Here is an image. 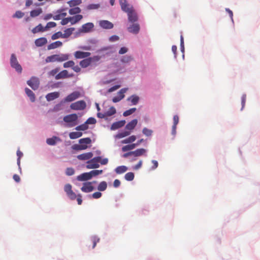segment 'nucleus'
Wrapping results in <instances>:
<instances>
[{"label": "nucleus", "mask_w": 260, "mask_h": 260, "mask_svg": "<svg viewBox=\"0 0 260 260\" xmlns=\"http://www.w3.org/2000/svg\"><path fill=\"white\" fill-rule=\"evenodd\" d=\"M81 11V9L79 7H74L70 9L69 11V13L70 15H78Z\"/></svg>", "instance_id": "38"}, {"label": "nucleus", "mask_w": 260, "mask_h": 260, "mask_svg": "<svg viewBox=\"0 0 260 260\" xmlns=\"http://www.w3.org/2000/svg\"><path fill=\"white\" fill-rule=\"evenodd\" d=\"M99 25L102 28L106 29H112L114 26V25L112 22L108 20H105L100 21Z\"/></svg>", "instance_id": "11"}, {"label": "nucleus", "mask_w": 260, "mask_h": 260, "mask_svg": "<svg viewBox=\"0 0 260 260\" xmlns=\"http://www.w3.org/2000/svg\"><path fill=\"white\" fill-rule=\"evenodd\" d=\"M25 91L27 95L29 98L31 102H34L36 100V96L34 93L28 88H25Z\"/></svg>", "instance_id": "28"}, {"label": "nucleus", "mask_w": 260, "mask_h": 260, "mask_svg": "<svg viewBox=\"0 0 260 260\" xmlns=\"http://www.w3.org/2000/svg\"><path fill=\"white\" fill-rule=\"evenodd\" d=\"M62 45V43L61 42L59 41H56L55 42L52 43L50 44H49L48 47L47 49L48 50H51L54 49L56 48L59 47Z\"/></svg>", "instance_id": "26"}, {"label": "nucleus", "mask_w": 260, "mask_h": 260, "mask_svg": "<svg viewBox=\"0 0 260 260\" xmlns=\"http://www.w3.org/2000/svg\"><path fill=\"white\" fill-rule=\"evenodd\" d=\"M127 101H131L132 105H136L139 101V98L137 95H133L127 99Z\"/></svg>", "instance_id": "36"}, {"label": "nucleus", "mask_w": 260, "mask_h": 260, "mask_svg": "<svg viewBox=\"0 0 260 260\" xmlns=\"http://www.w3.org/2000/svg\"><path fill=\"white\" fill-rule=\"evenodd\" d=\"M102 173H103V170H92V171L89 172V174L91 175V178H92V177L93 176H96L97 175L101 174H102Z\"/></svg>", "instance_id": "50"}, {"label": "nucleus", "mask_w": 260, "mask_h": 260, "mask_svg": "<svg viewBox=\"0 0 260 260\" xmlns=\"http://www.w3.org/2000/svg\"><path fill=\"white\" fill-rule=\"evenodd\" d=\"M23 15H24V14L23 13H22L21 12L17 11L15 13V14L14 15L13 17L20 18L22 17L23 16Z\"/></svg>", "instance_id": "62"}, {"label": "nucleus", "mask_w": 260, "mask_h": 260, "mask_svg": "<svg viewBox=\"0 0 260 260\" xmlns=\"http://www.w3.org/2000/svg\"><path fill=\"white\" fill-rule=\"evenodd\" d=\"M100 241V239L96 237H93L91 238V241L92 242L93 245H92V248H94L98 242H99Z\"/></svg>", "instance_id": "58"}, {"label": "nucleus", "mask_w": 260, "mask_h": 260, "mask_svg": "<svg viewBox=\"0 0 260 260\" xmlns=\"http://www.w3.org/2000/svg\"><path fill=\"white\" fill-rule=\"evenodd\" d=\"M88 147L86 145H78L76 144L73 146L72 148L74 150H82L87 149Z\"/></svg>", "instance_id": "44"}, {"label": "nucleus", "mask_w": 260, "mask_h": 260, "mask_svg": "<svg viewBox=\"0 0 260 260\" xmlns=\"http://www.w3.org/2000/svg\"><path fill=\"white\" fill-rule=\"evenodd\" d=\"M75 65V62L73 60H70L68 61H67L63 63V67L64 68H73V66Z\"/></svg>", "instance_id": "53"}, {"label": "nucleus", "mask_w": 260, "mask_h": 260, "mask_svg": "<svg viewBox=\"0 0 260 260\" xmlns=\"http://www.w3.org/2000/svg\"><path fill=\"white\" fill-rule=\"evenodd\" d=\"M143 134L146 136H150L153 133V131L151 129H148L146 127H144L142 130Z\"/></svg>", "instance_id": "52"}, {"label": "nucleus", "mask_w": 260, "mask_h": 260, "mask_svg": "<svg viewBox=\"0 0 260 260\" xmlns=\"http://www.w3.org/2000/svg\"><path fill=\"white\" fill-rule=\"evenodd\" d=\"M126 88H122L118 92V95L113 98L112 101L114 103H117L121 101L124 97V93L126 91Z\"/></svg>", "instance_id": "12"}, {"label": "nucleus", "mask_w": 260, "mask_h": 260, "mask_svg": "<svg viewBox=\"0 0 260 260\" xmlns=\"http://www.w3.org/2000/svg\"><path fill=\"white\" fill-rule=\"evenodd\" d=\"M64 10L65 9H64L57 10L56 12V14L53 16V19L55 20H58L62 19L63 18L66 16L67 14V13L64 12Z\"/></svg>", "instance_id": "13"}, {"label": "nucleus", "mask_w": 260, "mask_h": 260, "mask_svg": "<svg viewBox=\"0 0 260 260\" xmlns=\"http://www.w3.org/2000/svg\"><path fill=\"white\" fill-rule=\"evenodd\" d=\"M136 146H137V144H135V143L129 144V145H127L124 146L122 147V151L123 152H126V151H129L131 150H133L134 148H135Z\"/></svg>", "instance_id": "33"}, {"label": "nucleus", "mask_w": 260, "mask_h": 260, "mask_svg": "<svg viewBox=\"0 0 260 260\" xmlns=\"http://www.w3.org/2000/svg\"><path fill=\"white\" fill-rule=\"evenodd\" d=\"M56 24L54 22H49L47 23V25L45 27L46 30L47 28H52L56 26Z\"/></svg>", "instance_id": "60"}, {"label": "nucleus", "mask_w": 260, "mask_h": 260, "mask_svg": "<svg viewBox=\"0 0 260 260\" xmlns=\"http://www.w3.org/2000/svg\"><path fill=\"white\" fill-rule=\"evenodd\" d=\"M88 128V126L87 124H86V122L84 123L77 126L75 129L77 131H85Z\"/></svg>", "instance_id": "48"}, {"label": "nucleus", "mask_w": 260, "mask_h": 260, "mask_svg": "<svg viewBox=\"0 0 260 260\" xmlns=\"http://www.w3.org/2000/svg\"><path fill=\"white\" fill-rule=\"evenodd\" d=\"M10 64L12 68L15 69L18 73H21L22 68L19 63L17 59L14 54H12L10 58Z\"/></svg>", "instance_id": "4"}, {"label": "nucleus", "mask_w": 260, "mask_h": 260, "mask_svg": "<svg viewBox=\"0 0 260 260\" xmlns=\"http://www.w3.org/2000/svg\"><path fill=\"white\" fill-rule=\"evenodd\" d=\"M107 184L106 182L102 181L99 184V185L98 187V189L99 191H103L107 189Z\"/></svg>", "instance_id": "43"}, {"label": "nucleus", "mask_w": 260, "mask_h": 260, "mask_svg": "<svg viewBox=\"0 0 260 260\" xmlns=\"http://www.w3.org/2000/svg\"><path fill=\"white\" fill-rule=\"evenodd\" d=\"M136 111V108H131L129 110H127L124 111L123 113V115L125 117L129 116V115L132 114L133 113H134Z\"/></svg>", "instance_id": "49"}, {"label": "nucleus", "mask_w": 260, "mask_h": 260, "mask_svg": "<svg viewBox=\"0 0 260 260\" xmlns=\"http://www.w3.org/2000/svg\"><path fill=\"white\" fill-rule=\"evenodd\" d=\"M91 175L89 172L84 173L77 177V180L84 181L91 179Z\"/></svg>", "instance_id": "20"}, {"label": "nucleus", "mask_w": 260, "mask_h": 260, "mask_svg": "<svg viewBox=\"0 0 260 260\" xmlns=\"http://www.w3.org/2000/svg\"><path fill=\"white\" fill-rule=\"evenodd\" d=\"M127 170V168L124 166H121L117 167L115 172L118 174H120L125 172Z\"/></svg>", "instance_id": "37"}, {"label": "nucleus", "mask_w": 260, "mask_h": 260, "mask_svg": "<svg viewBox=\"0 0 260 260\" xmlns=\"http://www.w3.org/2000/svg\"><path fill=\"white\" fill-rule=\"evenodd\" d=\"M17 155L18 156L17 164L20 167V158L23 156V153L19 150L17 151Z\"/></svg>", "instance_id": "59"}, {"label": "nucleus", "mask_w": 260, "mask_h": 260, "mask_svg": "<svg viewBox=\"0 0 260 260\" xmlns=\"http://www.w3.org/2000/svg\"><path fill=\"white\" fill-rule=\"evenodd\" d=\"M101 196H102V193L100 192H99V191L94 192L92 194V197L94 199H99V198H101Z\"/></svg>", "instance_id": "63"}, {"label": "nucleus", "mask_w": 260, "mask_h": 260, "mask_svg": "<svg viewBox=\"0 0 260 260\" xmlns=\"http://www.w3.org/2000/svg\"><path fill=\"white\" fill-rule=\"evenodd\" d=\"M125 12L127 13L128 16V20L129 22L134 23L137 21L138 17L137 13L134 10L133 7H131Z\"/></svg>", "instance_id": "6"}, {"label": "nucleus", "mask_w": 260, "mask_h": 260, "mask_svg": "<svg viewBox=\"0 0 260 260\" xmlns=\"http://www.w3.org/2000/svg\"><path fill=\"white\" fill-rule=\"evenodd\" d=\"M78 116L76 114H71L65 116L63 117V121L68 123L70 126H74L77 124Z\"/></svg>", "instance_id": "3"}, {"label": "nucleus", "mask_w": 260, "mask_h": 260, "mask_svg": "<svg viewBox=\"0 0 260 260\" xmlns=\"http://www.w3.org/2000/svg\"><path fill=\"white\" fill-rule=\"evenodd\" d=\"M83 18V16L82 15H76L73 17H69V22L71 23V24H75L80 21Z\"/></svg>", "instance_id": "21"}, {"label": "nucleus", "mask_w": 260, "mask_h": 260, "mask_svg": "<svg viewBox=\"0 0 260 260\" xmlns=\"http://www.w3.org/2000/svg\"><path fill=\"white\" fill-rule=\"evenodd\" d=\"M100 5L99 4H89L88 6H87L86 9L88 10H95V9H99L100 8Z\"/></svg>", "instance_id": "47"}, {"label": "nucleus", "mask_w": 260, "mask_h": 260, "mask_svg": "<svg viewBox=\"0 0 260 260\" xmlns=\"http://www.w3.org/2000/svg\"><path fill=\"white\" fill-rule=\"evenodd\" d=\"M119 4L121 6V9L124 12L129 9L131 7L127 3L126 0H119Z\"/></svg>", "instance_id": "29"}, {"label": "nucleus", "mask_w": 260, "mask_h": 260, "mask_svg": "<svg viewBox=\"0 0 260 260\" xmlns=\"http://www.w3.org/2000/svg\"><path fill=\"white\" fill-rule=\"evenodd\" d=\"M72 76H73L72 74L68 75V71L64 70H63V71H61L60 72H59L57 75H56L55 78V79L58 80V79H63V78H68V77H72Z\"/></svg>", "instance_id": "19"}, {"label": "nucleus", "mask_w": 260, "mask_h": 260, "mask_svg": "<svg viewBox=\"0 0 260 260\" xmlns=\"http://www.w3.org/2000/svg\"><path fill=\"white\" fill-rule=\"evenodd\" d=\"M69 22V17L67 18H64L61 19V21L60 22V24L62 25H64L67 24Z\"/></svg>", "instance_id": "64"}, {"label": "nucleus", "mask_w": 260, "mask_h": 260, "mask_svg": "<svg viewBox=\"0 0 260 260\" xmlns=\"http://www.w3.org/2000/svg\"><path fill=\"white\" fill-rule=\"evenodd\" d=\"M86 107V104L83 100L79 101L71 104L70 108L74 110H83Z\"/></svg>", "instance_id": "5"}, {"label": "nucleus", "mask_w": 260, "mask_h": 260, "mask_svg": "<svg viewBox=\"0 0 260 260\" xmlns=\"http://www.w3.org/2000/svg\"><path fill=\"white\" fill-rule=\"evenodd\" d=\"M70 7H74L82 3V0H71L68 2Z\"/></svg>", "instance_id": "40"}, {"label": "nucleus", "mask_w": 260, "mask_h": 260, "mask_svg": "<svg viewBox=\"0 0 260 260\" xmlns=\"http://www.w3.org/2000/svg\"><path fill=\"white\" fill-rule=\"evenodd\" d=\"M94 27V24L92 22H88L82 26L80 29L81 32L86 33L90 32Z\"/></svg>", "instance_id": "16"}, {"label": "nucleus", "mask_w": 260, "mask_h": 260, "mask_svg": "<svg viewBox=\"0 0 260 260\" xmlns=\"http://www.w3.org/2000/svg\"><path fill=\"white\" fill-rule=\"evenodd\" d=\"M59 38H63L62 33L61 31H58L54 34L51 37L52 40H56Z\"/></svg>", "instance_id": "54"}, {"label": "nucleus", "mask_w": 260, "mask_h": 260, "mask_svg": "<svg viewBox=\"0 0 260 260\" xmlns=\"http://www.w3.org/2000/svg\"><path fill=\"white\" fill-rule=\"evenodd\" d=\"M146 152V150L144 148L138 149L135 151H132L133 155L135 157H138L145 155Z\"/></svg>", "instance_id": "23"}, {"label": "nucleus", "mask_w": 260, "mask_h": 260, "mask_svg": "<svg viewBox=\"0 0 260 260\" xmlns=\"http://www.w3.org/2000/svg\"><path fill=\"white\" fill-rule=\"evenodd\" d=\"M63 103H64L63 102V100L59 104L56 105L53 109V111H55V112H57V111H58L62 109V105L63 104Z\"/></svg>", "instance_id": "55"}, {"label": "nucleus", "mask_w": 260, "mask_h": 260, "mask_svg": "<svg viewBox=\"0 0 260 260\" xmlns=\"http://www.w3.org/2000/svg\"><path fill=\"white\" fill-rule=\"evenodd\" d=\"M47 42V40L45 38L42 37L39 38L35 41V44L38 47H41Z\"/></svg>", "instance_id": "27"}, {"label": "nucleus", "mask_w": 260, "mask_h": 260, "mask_svg": "<svg viewBox=\"0 0 260 260\" xmlns=\"http://www.w3.org/2000/svg\"><path fill=\"white\" fill-rule=\"evenodd\" d=\"M108 162V159L105 158L102 159L101 156H96L91 158L87 161L86 167L88 169H96L99 168L100 163L102 165H107Z\"/></svg>", "instance_id": "1"}, {"label": "nucleus", "mask_w": 260, "mask_h": 260, "mask_svg": "<svg viewBox=\"0 0 260 260\" xmlns=\"http://www.w3.org/2000/svg\"><path fill=\"white\" fill-rule=\"evenodd\" d=\"M140 25L137 23H134L127 27V30L128 32L134 34H138L140 31Z\"/></svg>", "instance_id": "17"}, {"label": "nucleus", "mask_w": 260, "mask_h": 260, "mask_svg": "<svg viewBox=\"0 0 260 260\" xmlns=\"http://www.w3.org/2000/svg\"><path fill=\"white\" fill-rule=\"evenodd\" d=\"M75 28L74 27H71L66 29L64 31V33L62 34L63 38H69L72 34Z\"/></svg>", "instance_id": "31"}, {"label": "nucleus", "mask_w": 260, "mask_h": 260, "mask_svg": "<svg viewBox=\"0 0 260 260\" xmlns=\"http://www.w3.org/2000/svg\"><path fill=\"white\" fill-rule=\"evenodd\" d=\"M125 124V121L124 120H120L119 121L114 122L111 125L110 129L112 131H114L116 129H117L123 126Z\"/></svg>", "instance_id": "18"}, {"label": "nucleus", "mask_w": 260, "mask_h": 260, "mask_svg": "<svg viewBox=\"0 0 260 260\" xmlns=\"http://www.w3.org/2000/svg\"><path fill=\"white\" fill-rule=\"evenodd\" d=\"M124 178L127 181H132L134 178V174L132 172L127 173L125 175Z\"/></svg>", "instance_id": "51"}, {"label": "nucleus", "mask_w": 260, "mask_h": 260, "mask_svg": "<svg viewBox=\"0 0 260 260\" xmlns=\"http://www.w3.org/2000/svg\"><path fill=\"white\" fill-rule=\"evenodd\" d=\"M131 134V132L128 131H125L120 133H118L116 135V138L118 139H121L126 136H129Z\"/></svg>", "instance_id": "35"}, {"label": "nucleus", "mask_w": 260, "mask_h": 260, "mask_svg": "<svg viewBox=\"0 0 260 260\" xmlns=\"http://www.w3.org/2000/svg\"><path fill=\"white\" fill-rule=\"evenodd\" d=\"M116 112V109L114 107H111L108 111L105 112L106 117L111 116L115 114Z\"/></svg>", "instance_id": "45"}, {"label": "nucleus", "mask_w": 260, "mask_h": 260, "mask_svg": "<svg viewBox=\"0 0 260 260\" xmlns=\"http://www.w3.org/2000/svg\"><path fill=\"white\" fill-rule=\"evenodd\" d=\"M59 94L57 92H53L47 94L46 98L48 101H51L59 97Z\"/></svg>", "instance_id": "25"}, {"label": "nucleus", "mask_w": 260, "mask_h": 260, "mask_svg": "<svg viewBox=\"0 0 260 260\" xmlns=\"http://www.w3.org/2000/svg\"><path fill=\"white\" fill-rule=\"evenodd\" d=\"M91 53L88 52L77 51L74 53V56L77 59L85 58L88 57Z\"/></svg>", "instance_id": "15"}, {"label": "nucleus", "mask_w": 260, "mask_h": 260, "mask_svg": "<svg viewBox=\"0 0 260 260\" xmlns=\"http://www.w3.org/2000/svg\"><path fill=\"white\" fill-rule=\"evenodd\" d=\"M42 12V10L41 8L34 10L30 12V16L35 17L39 16Z\"/></svg>", "instance_id": "46"}, {"label": "nucleus", "mask_w": 260, "mask_h": 260, "mask_svg": "<svg viewBox=\"0 0 260 260\" xmlns=\"http://www.w3.org/2000/svg\"><path fill=\"white\" fill-rule=\"evenodd\" d=\"M246 95L245 94H243L241 97V104H242L241 110H242L245 106V103H246Z\"/></svg>", "instance_id": "61"}, {"label": "nucleus", "mask_w": 260, "mask_h": 260, "mask_svg": "<svg viewBox=\"0 0 260 260\" xmlns=\"http://www.w3.org/2000/svg\"><path fill=\"white\" fill-rule=\"evenodd\" d=\"M93 155V154L91 152H89L78 155L77 158L80 160L88 161L92 157Z\"/></svg>", "instance_id": "14"}, {"label": "nucleus", "mask_w": 260, "mask_h": 260, "mask_svg": "<svg viewBox=\"0 0 260 260\" xmlns=\"http://www.w3.org/2000/svg\"><path fill=\"white\" fill-rule=\"evenodd\" d=\"M91 63V59L89 58V57H87V58L80 61L79 64L82 68H85L88 67Z\"/></svg>", "instance_id": "30"}, {"label": "nucleus", "mask_w": 260, "mask_h": 260, "mask_svg": "<svg viewBox=\"0 0 260 260\" xmlns=\"http://www.w3.org/2000/svg\"><path fill=\"white\" fill-rule=\"evenodd\" d=\"M133 58L131 56L125 55L123 56L120 60L122 63H129L133 60Z\"/></svg>", "instance_id": "42"}, {"label": "nucleus", "mask_w": 260, "mask_h": 260, "mask_svg": "<svg viewBox=\"0 0 260 260\" xmlns=\"http://www.w3.org/2000/svg\"><path fill=\"white\" fill-rule=\"evenodd\" d=\"M61 140L59 138L53 136L52 138H48L46 140V143L49 145H54L56 144L57 142L60 141Z\"/></svg>", "instance_id": "24"}, {"label": "nucleus", "mask_w": 260, "mask_h": 260, "mask_svg": "<svg viewBox=\"0 0 260 260\" xmlns=\"http://www.w3.org/2000/svg\"><path fill=\"white\" fill-rule=\"evenodd\" d=\"M45 30V27L44 28L43 26L40 24L32 29V32L34 34H36L40 31H44Z\"/></svg>", "instance_id": "39"}, {"label": "nucleus", "mask_w": 260, "mask_h": 260, "mask_svg": "<svg viewBox=\"0 0 260 260\" xmlns=\"http://www.w3.org/2000/svg\"><path fill=\"white\" fill-rule=\"evenodd\" d=\"M69 58V55L68 54H54L49 56L45 59L46 63L51 62H62L67 60Z\"/></svg>", "instance_id": "2"}, {"label": "nucleus", "mask_w": 260, "mask_h": 260, "mask_svg": "<svg viewBox=\"0 0 260 260\" xmlns=\"http://www.w3.org/2000/svg\"><path fill=\"white\" fill-rule=\"evenodd\" d=\"M27 84L34 90H36L39 88L40 81L38 77H32L29 80L27 81Z\"/></svg>", "instance_id": "7"}, {"label": "nucleus", "mask_w": 260, "mask_h": 260, "mask_svg": "<svg viewBox=\"0 0 260 260\" xmlns=\"http://www.w3.org/2000/svg\"><path fill=\"white\" fill-rule=\"evenodd\" d=\"M96 119L93 117H90L87 119L86 121V124H93L96 123Z\"/></svg>", "instance_id": "57"}, {"label": "nucleus", "mask_w": 260, "mask_h": 260, "mask_svg": "<svg viewBox=\"0 0 260 260\" xmlns=\"http://www.w3.org/2000/svg\"><path fill=\"white\" fill-rule=\"evenodd\" d=\"M72 185L70 184H67L64 186V190L66 192L68 197L72 200H74L76 198V194L72 190Z\"/></svg>", "instance_id": "9"}, {"label": "nucleus", "mask_w": 260, "mask_h": 260, "mask_svg": "<svg viewBox=\"0 0 260 260\" xmlns=\"http://www.w3.org/2000/svg\"><path fill=\"white\" fill-rule=\"evenodd\" d=\"M136 140V137L135 135H132L128 138L122 140L121 143L122 144H129L134 142Z\"/></svg>", "instance_id": "34"}, {"label": "nucleus", "mask_w": 260, "mask_h": 260, "mask_svg": "<svg viewBox=\"0 0 260 260\" xmlns=\"http://www.w3.org/2000/svg\"><path fill=\"white\" fill-rule=\"evenodd\" d=\"M75 173V170L72 168H68L66 171V174L68 176H72Z\"/></svg>", "instance_id": "56"}, {"label": "nucleus", "mask_w": 260, "mask_h": 260, "mask_svg": "<svg viewBox=\"0 0 260 260\" xmlns=\"http://www.w3.org/2000/svg\"><path fill=\"white\" fill-rule=\"evenodd\" d=\"M81 96V94L79 91H74L69 94L63 100L64 103H69L73 102L78 99Z\"/></svg>", "instance_id": "8"}, {"label": "nucleus", "mask_w": 260, "mask_h": 260, "mask_svg": "<svg viewBox=\"0 0 260 260\" xmlns=\"http://www.w3.org/2000/svg\"><path fill=\"white\" fill-rule=\"evenodd\" d=\"M79 142L80 145H86L87 146L91 142V140L89 138H82L79 140Z\"/></svg>", "instance_id": "41"}, {"label": "nucleus", "mask_w": 260, "mask_h": 260, "mask_svg": "<svg viewBox=\"0 0 260 260\" xmlns=\"http://www.w3.org/2000/svg\"><path fill=\"white\" fill-rule=\"evenodd\" d=\"M92 182H86L83 183L81 190L84 192H90L94 190V187L92 185Z\"/></svg>", "instance_id": "10"}, {"label": "nucleus", "mask_w": 260, "mask_h": 260, "mask_svg": "<svg viewBox=\"0 0 260 260\" xmlns=\"http://www.w3.org/2000/svg\"><path fill=\"white\" fill-rule=\"evenodd\" d=\"M137 123V119H133L126 125L125 128L131 132L135 128Z\"/></svg>", "instance_id": "22"}, {"label": "nucleus", "mask_w": 260, "mask_h": 260, "mask_svg": "<svg viewBox=\"0 0 260 260\" xmlns=\"http://www.w3.org/2000/svg\"><path fill=\"white\" fill-rule=\"evenodd\" d=\"M82 136V133L80 132H71L69 134V137L71 139H75L81 137Z\"/></svg>", "instance_id": "32"}]
</instances>
